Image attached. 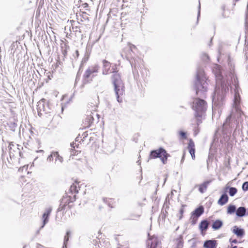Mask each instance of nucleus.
<instances>
[{
	"label": "nucleus",
	"instance_id": "nucleus-1",
	"mask_svg": "<svg viewBox=\"0 0 248 248\" xmlns=\"http://www.w3.org/2000/svg\"><path fill=\"white\" fill-rule=\"evenodd\" d=\"M228 66L230 73L225 78L223 77L219 65L216 64L213 68L216 78V87L213 96L214 105L220 107L223 104L225 94L229 91V87L234 86V99L233 107L237 115L241 117L243 112L240 109V96L239 93L238 81L234 73V63L230 57H228Z\"/></svg>",
	"mask_w": 248,
	"mask_h": 248
},
{
	"label": "nucleus",
	"instance_id": "nucleus-2",
	"mask_svg": "<svg viewBox=\"0 0 248 248\" xmlns=\"http://www.w3.org/2000/svg\"><path fill=\"white\" fill-rule=\"evenodd\" d=\"M208 85L207 78L204 71L202 69H198L196 78L194 83V89L197 95L199 97H204L208 90Z\"/></svg>",
	"mask_w": 248,
	"mask_h": 248
},
{
	"label": "nucleus",
	"instance_id": "nucleus-3",
	"mask_svg": "<svg viewBox=\"0 0 248 248\" xmlns=\"http://www.w3.org/2000/svg\"><path fill=\"white\" fill-rule=\"evenodd\" d=\"M192 108L195 111V116L198 125L202 122V119L207 109L206 102L203 99L196 98L193 101Z\"/></svg>",
	"mask_w": 248,
	"mask_h": 248
},
{
	"label": "nucleus",
	"instance_id": "nucleus-4",
	"mask_svg": "<svg viewBox=\"0 0 248 248\" xmlns=\"http://www.w3.org/2000/svg\"><path fill=\"white\" fill-rule=\"evenodd\" d=\"M235 127L233 132L232 136L234 138L240 134V128L236 121L232 118V115L229 116L226 119L225 122L223 123L222 126V130L223 133L228 135L230 134L232 131V128Z\"/></svg>",
	"mask_w": 248,
	"mask_h": 248
},
{
	"label": "nucleus",
	"instance_id": "nucleus-5",
	"mask_svg": "<svg viewBox=\"0 0 248 248\" xmlns=\"http://www.w3.org/2000/svg\"><path fill=\"white\" fill-rule=\"evenodd\" d=\"M111 79L114 86L117 101L121 103L123 101L121 96L123 95L124 92V84L121 79V76L118 73H114L112 76Z\"/></svg>",
	"mask_w": 248,
	"mask_h": 248
},
{
	"label": "nucleus",
	"instance_id": "nucleus-6",
	"mask_svg": "<svg viewBox=\"0 0 248 248\" xmlns=\"http://www.w3.org/2000/svg\"><path fill=\"white\" fill-rule=\"evenodd\" d=\"M170 155L168 154L166 151L163 148H159L157 150H153L150 152L149 159H155L160 158L163 164H165L167 163L168 157Z\"/></svg>",
	"mask_w": 248,
	"mask_h": 248
},
{
	"label": "nucleus",
	"instance_id": "nucleus-7",
	"mask_svg": "<svg viewBox=\"0 0 248 248\" xmlns=\"http://www.w3.org/2000/svg\"><path fill=\"white\" fill-rule=\"evenodd\" d=\"M99 66L98 64H94L90 66L85 71L84 74V78L85 79H88L90 78H93L95 75L94 73L98 72Z\"/></svg>",
	"mask_w": 248,
	"mask_h": 248
},
{
	"label": "nucleus",
	"instance_id": "nucleus-8",
	"mask_svg": "<svg viewBox=\"0 0 248 248\" xmlns=\"http://www.w3.org/2000/svg\"><path fill=\"white\" fill-rule=\"evenodd\" d=\"M94 116H98V114L95 112V111H94L93 112L88 111L87 112L86 118L83 122L84 126L85 127H89L93 123Z\"/></svg>",
	"mask_w": 248,
	"mask_h": 248
},
{
	"label": "nucleus",
	"instance_id": "nucleus-9",
	"mask_svg": "<svg viewBox=\"0 0 248 248\" xmlns=\"http://www.w3.org/2000/svg\"><path fill=\"white\" fill-rule=\"evenodd\" d=\"M149 238L147 242V248H159L160 242L158 238L155 235L150 236L148 233Z\"/></svg>",
	"mask_w": 248,
	"mask_h": 248
},
{
	"label": "nucleus",
	"instance_id": "nucleus-10",
	"mask_svg": "<svg viewBox=\"0 0 248 248\" xmlns=\"http://www.w3.org/2000/svg\"><path fill=\"white\" fill-rule=\"evenodd\" d=\"M20 146L13 142H11L8 146L9 152L10 157H14L16 154H19L21 156V153L19 147Z\"/></svg>",
	"mask_w": 248,
	"mask_h": 248
},
{
	"label": "nucleus",
	"instance_id": "nucleus-11",
	"mask_svg": "<svg viewBox=\"0 0 248 248\" xmlns=\"http://www.w3.org/2000/svg\"><path fill=\"white\" fill-rule=\"evenodd\" d=\"M52 209L51 207H48L45 209V212L44 213L42 216L43 225L41 227L40 229L43 228L45 226V225L48 222V217L52 211Z\"/></svg>",
	"mask_w": 248,
	"mask_h": 248
},
{
	"label": "nucleus",
	"instance_id": "nucleus-12",
	"mask_svg": "<svg viewBox=\"0 0 248 248\" xmlns=\"http://www.w3.org/2000/svg\"><path fill=\"white\" fill-rule=\"evenodd\" d=\"M103 68H102V74L103 75H106L111 73L112 71L111 70V63L106 60H104L102 61Z\"/></svg>",
	"mask_w": 248,
	"mask_h": 248
},
{
	"label": "nucleus",
	"instance_id": "nucleus-13",
	"mask_svg": "<svg viewBox=\"0 0 248 248\" xmlns=\"http://www.w3.org/2000/svg\"><path fill=\"white\" fill-rule=\"evenodd\" d=\"M46 100L42 99L39 101L38 103V110L39 112L41 111H43L46 113L49 112L48 107L47 105H45Z\"/></svg>",
	"mask_w": 248,
	"mask_h": 248
},
{
	"label": "nucleus",
	"instance_id": "nucleus-14",
	"mask_svg": "<svg viewBox=\"0 0 248 248\" xmlns=\"http://www.w3.org/2000/svg\"><path fill=\"white\" fill-rule=\"evenodd\" d=\"M203 212L204 208L202 206H201L192 212V216L193 218H198L203 214Z\"/></svg>",
	"mask_w": 248,
	"mask_h": 248
},
{
	"label": "nucleus",
	"instance_id": "nucleus-15",
	"mask_svg": "<svg viewBox=\"0 0 248 248\" xmlns=\"http://www.w3.org/2000/svg\"><path fill=\"white\" fill-rule=\"evenodd\" d=\"M228 201V197L226 194H222L217 202V203L220 205H223Z\"/></svg>",
	"mask_w": 248,
	"mask_h": 248
},
{
	"label": "nucleus",
	"instance_id": "nucleus-16",
	"mask_svg": "<svg viewBox=\"0 0 248 248\" xmlns=\"http://www.w3.org/2000/svg\"><path fill=\"white\" fill-rule=\"evenodd\" d=\"M79 188V184L76 182L71 186L69 190L72 194L77 193Z\"/></svg>",
	"mask_w": 248,
	"mask_h": 248
},
{
	"label": "nucleus",
	"instance_id": "nucleus-17",
	"mask_svg": "<svg viewBox=\"0 0 248 248\" xmlns=\"http://www.w3.org/2000/svg\"><path fill=\"white\" fill-rule=\"evenodd\" d=\"M216 246L215 240H207L204 243V247L206 248H215Z\"/></svg>",
	"mask_w": 248,
	"mask_h": 248
},
{
	"label": "nucleus",
	"instance_id": "nucleus-18",
	"mask_svg": "<svg viewBox=\"0 0 248 248\" xmlns=\"http://www.w3.org/2000/svg\"><path fill=\"white\" fill-rule=\"evenodd\" d=\"M246 209L244 207H240L236 211V215L237 217H242L246 215Z\"/></svg>",
	"mask_w": 248,
	"mask_h": 248
},
{
	"label": "nucleus",
	"instance_id": "nucleus-19",
	"mask_svg": "<svg viewBox=\"0 0 248 248\" xmlns=\"http://www.w3.org/2000/svg\"><path fill=\"white\" fill-rule=\"evenodd\" d=\"M228 190H229V193L230 196H233L237 191V189L235 187H230L229 186H226L224 188V190L225 192H227Z\"/></svg>",
	"mask_w": 248,
	"mask_h": 248
},
{
	"label": "nucleus",
	"instance_id": "nucleus-20",
	"mask_svg": "<svg viewBox=\"0 0 248 248\" xmlns=\"http://www.w3.org/2000/svg\"><path fill=\"white\" fill-rule=\"evenodd\" d=\"M209 223L206 220H204L201 221L200 224L199 228L202 232L205 231L208 229Z\"/></svg>",
	"mask_w": 248,
	"mask_h": 248
},
{
	"label": "nucleus",
	"instance_id": "nucleus-21",
	"mask_svg": "<svg viewBox=\"0 0 248 248\" xmlns=\"http://www.w3.org/2000/svg\"><path fill=\"white\" fill-rule=\"evenodd\" d=\"M232 232L238 237H241L244 234V230L238 228L236 226L233 227Z\"/></svg>",
	"mask_w": 248,
	"mask_h": 248
},
{
	"label": "nucleus",
	"instance_id": "nucleus-22",
	"mask_svg": "<svg viewBox=\"0 0 248 248\" xmlns=\"http://www.w3.org/2000/svg\"><path fill=\"white\" fill-rule=\"evenodd\" d=\"M210 183V181H207L206 182H204L201 185L199 186V190L200 192L202 193H204L207 188L208 186Z\"/></svg>",
	"mask_w": 248,
	"mask_h": 248
},
{
	"label": "nucleus",
	"instance_id": "nucleus-23",
	"mask_svg": "<svg viewBox=\"0 0 248 248\" xmlns=\"http://www.w3.org/2000/svg\"><path fill=\"white\" fill-rule=\"evenodd\" d=\"M223 225V222L220 220H216L214 223H213L212 227V228L215 230H217L219 229L221 227V226Z\"/></svg>",
	"mask_w": 248,
	"mask_h": 248
},
{
	"label": "nucleus",
	"instance_id": "nucleus-24",
	"mask_svg": "<svg viewBox=\"0 0 248 248\" xmlns=\"http://www.w3.org/2000/svg\"><path fill=\"white\" fill-rule=\"evenodd\" d=\"M188 149L190 154H195V145L194 143L192 140H190L188 145Z\"/></svg>",
	"mask_w": 248,
	"mask_h": 248
},
{
	"label": "nucleus",
	"instance_id": "nucleus-25",
	"mask_svg": "<svg viewBox=\"0 0 248 248\" xmlns=\"http://www.w3.org/2000/svg\"><path fill=\"white\" fill-rule=\"evenodd\" d=\"M183 248V241L182 236H180L176 240V248Z\"/></svg>",
	"mask_w": 248,
	"mask_h": 248
},
{
	"label": "nucleus",
	"instance_id": "nucleus-26",
	"mask_svg": "<svg viewBox=\"0 0 248 248\" xmlns=\"http://www.w3.org/2000/svg\"><path fill=\"white\" fill-rule=\"evenodd\" d=\"M236 207L235 205H230L228 207L227 213L228 214H233L235 212H236Z\"/></svg>",
	"mask_w": 248,
	"mask_h": 248
},
{
	"label": "nucleus",
	"instance_id": "nucleus-27",
	"mask_svg": "<svg viewBox=\"0 0 248 248\" xmlns=\"http://www.w3.org/2000/svg\"><path fill=\"white\" fill-rule=\"evenodd\" d=\"M54 154L55 155V162L56 163L57 161H59L60 163H62L63 161V158L59 155L58 152H54Z\"/></svg>",
	"mask_w": 248,
	"mask_h": 248
},
{
	"label": "nucleus",
	"instance_id": "nucleus-28",
	"mask_svg": "<svg viewBox=\"0 0 248 248\" xmlns=\"http://www.w3.org/2000/svg\"><path fill=\"white\" fill-rule=\"evenodd\" d=\"M81 138V137H79V136H78L76 138V140H75V142H72L70 144V145L71 146L72 148H75V147H77V148H78V145L76 143V142H80V141H79V140H80V139Z\"/></svg>",
	"mask_w": 248,
	"mask_h": 248
},
{
	"label": "nucleus",
	"instance_id": "nucleus-29",
	"mask_svg": "<svg viewBox=\"0 0 248 248\" xmlns=\"http://www.w3.org/2000/svg\"><path fill=\"white\" fill-rule=\"evenodd\" d=\"M9 124L11 130L15 131L16 127L17 126L16 122V121L10 122Z\"/></svg>",
	"mask_w": 248,
	"mask_h": 248
},
{
	"label": "nucleus",
	"instance_id": "nucleus-30",
	"mask_svg": "<svg viewBox=\"0 0 248 248\" xmlns=\"http://www.w3.org/2000/svg\"><path fill=\"white\" fill-rule=\"evenodd\" d=\"M70 232L67 231L66 235L64 236L63 245L66 247V244L69 240V235H70Z\"/></svg>",
	"mask_w": 248,
	"mask_h": 248
},
{
	"label": "nucleus",
	"instance_id": "nucleus-31",
	"mask_svg": "<svg viewBox=\"0 0 248 248\" xmlns=\"http://www.w3.org/2000/svg\"><path fill=\"white\" fill-rule=\"evenodd\" d=\"M54 157H55V155L54 152H52L51 154L47 157L46 160L48 162H51L53 160Z\"/></svg>",
	"mask_w": 248,
	"mask_h": 248
},
{
	"label": "nucleus",
	"instance_id": "nucleus-32",
	"mask_svg": "<svg viewBox=\"0 0 248 248\" xmlns=\"http://www.w3.org/2000/svg\"><path fill=\"white\" fill-rule=\"evenodd\" d=\"M111 70L112 71L111 73H113V74L114 73H118V70L117 69V66L116 64H113L111 67Z\"/></svg>",
	"mask_w": 248,
	"mask_h": 248
},
{
	"label": "nucleus",
	"instance_id": "nucleus-33",
	"mask_svg": "<svg viewBox=\"0 0 248 248\" xmlns=\"http://www.w3.org/2000/svg\"><path fill=\"white\" fill-rule=\"evenodd\" d=\"M98 241H99V240L98 239H95V240H93V243L94 245V246L93 247V248H99V244Z\"/></svg>",
	"mask_w": 248,
	"mask_h": 248
},
{
	"label": "nucleus",
	"instance_id": "nucleus-34",
	"mask_svg": "<svg viewBox=\"0 0 248 248\" xmlns=\"http://www.w3.org/2000/svg\"><path fill=\"white\" fill-rule=\"evenodd\" d=\"M242 189L244 191H247L248 190V182H245L242 185Z\"/></svg>",
	"mask_w": 248,
	"mask_h": 248
},
{
	"label": "nucleus",
	"instance_id": "nucleus-35",
	"mask_svg": "<svg viewBox=\"0 0 248 248\" xmlns=\"http://www.w3.org/2000/svg\"><path fill=\"white\" fill-rule=\"evenodd\" d=\"M185 206V205H182V207H181V208L180 209V210L179 211V213H180V214L181 215L180 217H179V219H182V218L183 217V214L184 212V208Z\"/></svg>",
	"mask_w": 248,
	"mask_h": 248
},
{
	"label": "nucleus",
	"instance_id": "nucleus-36",
	"mask_svg": "<svg viewBox=\"0 0 248 248\" xmlns=\"http://www.w3.org/2000/svg\"><path fill=\"white\" fill-rule=\"evenodd\" d=\"M179 135L180 136L181 139H186V134L184 131H180Z\"/></svg>",
	"mask_w": 248,
	"mask_h": 248
},
{
	"label": "nucleus",
	"instance_id": "nucleus-37",
	"mask_svg": "<svg viewBox=\"0 0 248 248\" xmlns=\"http://www.w3.org/2000/svg\"><path fill=\"white\" fill-rule=\"evenodd\" d=\"M190 241H192L193 243H192V248H194L196 246V245H197V241L194 239H192L190 240Z\"/></svg>",
	"mask_w": 248,
	"mask_h": 248
},
{
	"label": "nucleus",
	"instance_id": "nucleus-38",
	"mask_svg": "<svg viewBox=\"0 0 248 248\" xmlns=\"http://www.w3.org/2000/svg\"><path fill=\"white\" fill-rule=\"evenodd\" d=\"M200 10H201V4L199 2V7H198V19L199 18V16H200Z\"/></svg>",
	"mask_w": 248,
	"mask_h": 248
},
{
	"label": "nucleus",
	"instance_id": "nucleus-39",
	"mask_svg": "<svg viewBox=\"0 0 248 248\" xmlns=\"http://www.w3.org/2000/svg\"><path fill=\"white\" fill-rule=\"evenodd\" d=\"M62 53L64 56H65L67 53V51H66V49H62Z\"/></svg>",
	"mask_w": 248,
	"mask_h": 248
},
{
	"label": "nucleus",
	"instance_id": "nucleus-40",
	"mask_svg": "<svg viewBox=\"0 0 248 248\" xmlns=\"http://www.w3.org/2000/svg\"><path fill=\"white\" fill-rule=\"evenodd\" d=\"M185 156V154L184 153L183 155V156L182 157L181 160V163H182L184 161Z\"/></svg>",
	"mask_w": 248,
	"mask_h": 248
},
{
	"label": "nucleus",
	"instance_id": "nucleus-41",
	"mask_svg": "<svg viewBox=\"0 0 248 248\" xmlns=\"http://www.w3.org/2000/svg\"><path fill=\"white\" fill-rule=\"evenodd\" d=\"M87 135H88V134L86 132L83 133L82 134L83 138L84 139L85 138H86L87 136Z\"/></svg>",
	"mask_w": 248,
	"mask_h": 248
},
{
	"label": "nucleus",
	"instance_id": "nucleus-42",
	"mask_svg": "<svg viewBox=\"0 0 248 248\" xmlns=\"http://www.w3.org/2000/svg\"><path fill=\"white\" fill-rule=\"evenodd\" d=\"M237 242V241L236 239H234V240H232V243H235V244Z\"/></svg>",
	"mask_w": 248,
	"mask_h": 248
},
{
	"label": "nucleus",
	"instance_id": "nucleus-43",
	"mask_svg": "<svg viewBox=\"0 0 248 248\" xmlns=\"http://www.w3.org/2000/svg\"><path fill=\"white\" fill-rule=\"evenodd\" d=\"M191 155V157L193 159H194L195 158V154H190Z\"/></svg>",
	"mask_w": 248,
	"mask_h": 248
},
{
	"label": "nucleus",
	"instance_id": "nucleus-44",
	"mask_svg": "<svg viewBox=\"0 0 248 248\" xmlns=\"http://www.w3.org/2000/svg\"><path fill=\"white\" fill-rule=\"evenodd\" d=\"M76 199V195H74V198H73V201H71V202H72L73 201H75Z\"/></svg>",
	"mask_w": 248,
	"mask_h": 248
},
{
	"label": "nucleus",
	"instance_id": "nucleus-45",
	"mask_svg": "<svg viewBox=\"0 0 248 248\" xmlns=\"http://www.w3.org/2000/svg\"><path fill=\"white\" fill-rule=\"evenodd\" d=\"M37 152L43 153V152H44V151H43V150H39V151H37Z\"/></svg>",
	"mask_w": 248,
	"mask_h": 248
},
{
	"label": "nucleus",
	"instance_id": "nucleus-46",
	"mask_svg": "<svg viewBox=\"0 0 248 248\" xmlns=\"http://www.w3.org/2000/svg\"><path fill=\"white\" fill-rule=\"evenodd\" d=\"M27 168H28V166L26 167V166H24L22 168V169L25 168L26 170L27 169Z\"/></svg>",
	"mask_w": 248,
	"mask_h": 248
},
{
	"label": "nucleus",
	"instance_id": "nucleus-47",
	"mask_svg": "<svg viewBox=\"0 0 248 248\" xmlns=\"http://www.w3.org/2000/svg\"><path fill=\"white\" fill-rule=\"evenodd\" d=\"M39 247H42V246L40 245H38L37 248H39Z\"/></svg>",
	"mask_w": 248,
	"mask_h": 248
},
{
	"label": "nucleus",
	"instance_id": "nucleus-48",
	"mask_svg": "<svg viewBox=\"0 0 248 248\" xmlns=\"http://www.w3.org/2000/svg\"><path fill=\"white\" fill-rule=\"evenodd\" d=\"M63 107L62 106V111H63Z\"/></svg>",
	"mask_w": 248,
	"mask_h": 248
},
{
	"label": "nucleus",
	"instance_id": "nucleus-49",
	"mask_svg": "<svg viewBox=\"0 0 248 248\" xmlns=\"http://www.w3.org/2000/svg\"><path fill=\"white\" fill-rule=\"evenodd\" d=\"M166 179H167V178H165V180H164V184H165V182H166Z\"/></svg>",
	"mask_w": 248,
	"mask_h": 248
},
{
	"label": "nucleus",
	"instance_id": "nucleus-50",
	"mask_svg": "<svg viewBox=\"0 0 248 248\" xmlns=\"http://www.w3.org/2000/svg\"><path fill=\"white\" fill-rule=\"evenodd\" d=\"M218 53H220V50H218Z\"/></svg>",
	"mask_w": 248,
	"mask_h": 248
},
{
	"label": "nucleus",
	"instance_id": "nucleus-51",
	"mask_svg": "<svg viewBox=\"0 0 248 248\" xmlns=\"http://www.w3.org/2000/svg\"><path fill=\"white\" fill-rule=\"evenodd\" d=\"M233 248H236V246H235V247H234Z\"/></svg>",
	"mask_w": 248,
	"mask_h": 248
}]
</instances>
